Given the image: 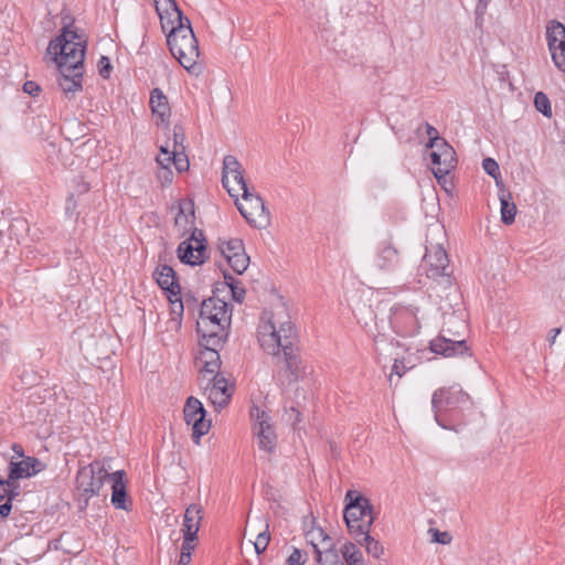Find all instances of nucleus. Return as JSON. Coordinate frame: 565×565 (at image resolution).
<instances>
[{
  "instance_id": "14",
  "label": "nucleus",
  "mask_w": 565,
  "mask_h": 565,
  "mask_svg": "<svg viewBox=\"0 0 565 565\" xmlns=\"http://www.w3.org/2000/svg\"><path fill=\"white\" fill-rule=\"evenodd\" d=\"M423 266L426 267L428 278H438L448 276L449 258L441 245L426 246V253L423 257Z\"/></svg>"
},
{
  "instance_id": "30",
  "label": "nucleus",
  "mask_w": 565,
  "mask_h": 565,
  "mask_svg": "<svg viewBox=\"0 0 565 565\" xmlns=\"http://www.w3.org/2000/svg\"><path fill=\"white\" fill-rule=\"evenodd\" d=\"M200 345L202 347L199 358L201 361L221 362L217 348L223 344H209L206 339H201Z\"/></svg>"
},
{
  "instance_id": "17",
  "label": "nucleus",
  "mask_w": 565,
  "mask_h": 565,
  "mask_svg": "<svg viewBox=\"0 0 565 565\" xmlns=\"http://www.w3.org/2000/svg\"><path fill=\"white\" fill-rule=\"evenodd\" d=\"M374 264L382 271H393L398 266L399 252L391 237L377 244Z\"/></svg>"
},
{
  "instance_id": "33",
  "label": "nucleus",
  "mask_w": 565,
  "mask_h": 565,
  "mask_svg": "<svg viewBox=\"0 0 565 565\" xmlns=\"http://www.w3.org/2000/svg\"><path fill=\"white\" fill-rule=\"evenodd\" d=\"M534 106L537 111H540L542 115H544L547 118L552 117V107L551 102L546 94L543 92H537L534 95Z\"/></svg>"
},
{
  "instance_id": "1",
  "label": "nucleus",
  "mask_w": 565,
  "mask_h": 565,
  "mask_svg": "<svg viewBox=\"0 0 565 565\" xmlns=\"http://www.w3.org/2000/svg\"><path fill=\"white\" fill-rule=\"evenodd\" d=\"M270 332L262 333L259 342L265 352L271 354L278 361H284L286 371L281 384L290 385L299 381L306 374L299 353V337L295 324L290 321L281 322L279 329L269 322Z\"/></svg>"
},
{
  "instance_id": "44",
  "label": "nucleus",
  "mask_w": 565,
  "mask_h": 565,
  "mask_svg": "<svg viewBox=\"0 0 565 565\" xmlns=\"http://www.w3.org/2000/svg\"><path fill=\"white\" fill-rule=\"evenodd\" d=\"M185 140V135L183 131L182 126L174 125L173 127V142H174V149H182L183 142Z\"/></svg>"
},
{
  "instance_id": "25",
  "label": "nucleus",
  "mask_w": 565,
  "mask_h": 565,
  "mask_svg": "<svg viewBox=\"0 0 565 565\" xmlns=\"http://www.w3.org/2000/svg\"><path fill=\"white\" fill-rule=\"evenodd\" d=\"M242 169L238 160L232 156L227 154L223 159V172H222V184L226 189L230 196H237V189L231 185L230 174L238 173Z\"/></svg>"
},
{
  "instance_id": "38",
  "label": "nucleus",
  "mask_w": 565,
  "mask_h": 565,
  "mask_svg": "<svg viewBox=\"0 0 565 565\" xmlns=\"http://www.w3.org/2000/svg\"><path fill=\"white\" fill-rule=\"evenodd\" d=\"M269 541L270 534L268 531H264L257 535L256 541L254 542V547L258 555L263 554L267 550Z\"/></svg>"
},
{
  "instance_id": "58",
  "label": "nucleus",
  "mask_w": 565,
  "mask_h": 565,
  "mask_svg": "<svg viewBox=\"0 0 565 565\" xmlns=\"http://www.w3.org/2000/svg\"><path fill=\"white\" fill-rule=\"evenodd\" d=\"M430 161H431L433 166H435V167L443 166V159L440 158V154H438V152L436 150H431Z\"/></svg>"
},
{
  "instance_id": "21",
  "label": "nucleus",
  "mask_w": 565,
  "mask_h": 565,
  "mask_svg": "<svg viewBox=\"0 0 565 565\" xmlns=\"http://www.w3.org/2000/svg\"><path fill=\"white\" fill-rule=\"evenodd\" d=\"M153 279L159 287L171 296L180 295V286L174 269L169 265H159L154 269Z\"/></svg>"
},
{
  "instance_id": "23",
  "label": "nucleus",
  "mask_w": 565,
  "mask_h": 565,
  "mask_svg": "<svg viewBox=\"0 0 565 565\" xmlns=\"http://www.w3.org/2000/svg\"><path fill=\"white\" fill-rule=\"evenodd\" d=\"M202 520V508L200 504H190L184 512V519L182 524L183 535L198 536L200 523Z\"/></svg>"
},
{
  "instance_id": "11",
  "label": "nucleus",
  "mask_w": 565,
  "mask_h": 565,
  "mask_svg": "<svg viewBox=\"0 0 565 565\" xmlns=\"http://www.w3.org/2000/svg\"><path fill=\"white\" fill-rule=\"evenodd\" d=\"M184 420L192 425V438L198 444L202 436L206 435L211 427V422L206 420V411L203 404L195 397H188L183 408Z\"/></svg>"
},
{
  "instance_id": "45",
  "label": "nucleus",
  "mask_w": 565,
  "mask_h": 565,
  "mask_svg": "<svg viewBox=\"0 0 565 565\" xmlns=\"http://www.w3.org/2000/svg\"><path fill=\"white\" fill-rule=\"evenodd\" d=\"M405 371L406 366L404 365V361L395 359L394 364L392 366V372L388 377L390 382L393 383V375H396L398 379H401Z\"/></svg>"
},
{
  "instance_id": "55",
  "label": "nucleus",
  "mask_w": 565,
  "mask_h": 565,
  "mask_svg": "<svg viewBox=\"0 0 565 565\" xmlns=\"http://www.w3.org/2000/svg\"><path fill=\"white\" fill-rule=\"evenodd\" d=\"M491 0H478L477 7H476V15L482 17L488 8V4Z\"/></svg>"
},
{
  "instance_id": "35",
  "label": "nucleus",
  "mask_w": 565,
  "mask_h": 565,
  "mask_svg": "<svg viewBox=\"0 0 565 565\" xmlns=\"http://www.w3.org/2000/svg\"><path fill=\"white\" fill-rule=\"evenodd\" d=\"M482 168L489 175H491L495 180L497 185L501 188V184L503 183L498 162L492 158H486L482 161Z\"/></svg>"
},
{
  "instance_id": "54",
  "label": "nucleus",
  "mask_w": 565,
  "mask_h": 565,
  "mask_svg": "<svg viewBox=\"0 0 565 565\" xmlns=\"http://www.w3.org/2000/svg\"><path fill=\"white\" fill-rule=\"evenodd\" d=\"M286 412L288 414V419L291 422L294 426L300 422V412L296 407L291 406Z\"/></svg>"
},
{
  "instance_id": "48",
  "label": "nucleus",
  "mask_w": 565,
  "mask_h": 565,
  "mask_svg": "<svg viewBox=\"0 0 565 565\" xmlns=\"http://www.w3.org/2000/svg\"><path fill=\"white\" fill-rule=\"evenodd\" d=\"M232 299L238 303L243 302L246 290L243 287H238V284H233L231 287Z\"/></svg>"
},
{
  "instance_id": "19",
  "label": "nucleus",
  "mask_w": 565,
  "mask_h": 565,
  "mask_svg": "<svg viewBox=\"0 0 565 565\" xmlns=\"http://www.w3.org/2000/svg\"><path fill=\"white\" fill-rule=\"evenodd\" d=\"M44 468L45 463L39 458L26 456L20 461H10L8 476H10L11 481L26 479L35 476L44 470Z\"/></svg>"
},
{
  "instance_id": "4",
  "label": "nucleus",
  "mask_w": 565,
  "mask_h": 565,
  "mask_svg": "<svg viewBox=\"0 0 565 565\" xmlns=\"http://www.w3.org/2000/svg\"><path fill=\"white\" fill-rule=\"evenodd\" d=\"M231 305L217 297L204 299L201 303L196 332L209 344H223L231 324Z\"/></svg>"
},
{
  "instance_id": "43",
  "label": "nucleus",
  "mask_w": 565,
  "mask_h": 565,
  "mask_svg": "<svg viewBox=\"0 0 565 565\" xmlns=\"http://www.w3.org/2000/svg\"><path fill=\"white\" fill-rule=\"evenodd\" d=\"M429 532L433 535V542L439 544H449L451 542V535L448 532H440L437 529H430Z\"/></svg>"
},
{
  "instance_id": "12",
  "label": "nucleus",
  "mask_w": 565,
  "mask_h": 565,
  "mask_svg": "<svg viewBox=\"0 0 565 565\" xmlns=\"http://www.w3.org/2000/svg\"><path fill=\"white\" fill-rule=\"evenodd\" d=\"M546 41L555 66L565 72V26L553 20L546 25Z\"/></svg>"
},
{
  "instance_id": "7",
  "label": "nucleus",
  "mask_w": 565,
  "mask_h": 565,
  "mask_svg": "<svg viewBox=\"0 0 565 565\" xmlns=\"http://www.w3.org/2000/svg\"><path fill=\"white\" fill-rule=\"evenodd\" d=\"M109 477L108 471L99 461L82 467L76 475V489L78 492V507L85 510L89 499L99 495L104 481Z\"/></svg>"
},
{
  "instance_id": "51",
  "label": "nucleus",
  "mask_w": 565,
  "mask_h": 565,
  "mask_svg": "<svg viewBox=\"0 0 565 565\" xmlns=\"http://www.w3.org/2000/svg\"><path fill=\"white\" fill-rule=\"evenodd\" d=\"M327 557L331 556V559L326 565H344V563L340 559L335 547L331 544L329 547H326Z\"/></svg>"
},
{
  "instance_id": "10",
  "label": "nucleus",
  "mask_w": 565,
  "mask_h": 565,
  "mask_svg": "<svg viewBox=\"0 0 565 565\" xmlns=\"http://www.w3.org/2000/svg\"><path fill=\"white\" fill-rule=\"evenodd\" d=\"M178 257L181 263L198 266L209 259L207 241L203 231L194 228L191 236L178 246Z\"/></svg>"
},
{
  "instance_id": "59",
  "label": "nucleus",
  "mask_w": 565,
  "mask_h": 565,
  "mask_svg": "<svg viewBox=\"0 0 565 565\" xmlns=\"http://www.w3.org/2000/svg\"><path fill=\"white\" fill-rule=\"evenodd\" d=\"M425 127H426V134L428 135V138H441L439 136L438 130L434 126H431L430 124L426 122Z\"/></svg>"
},
{
  "instance_id": "56",
  "label": "nucleus",
  "mask_w": 565,
  "mask_h": 565,
  "mask_svg": "<svg viewBox=\"0 0 565 565\" xmlns=\"http://www.w3.org/2000/svg\"><path fill=\"white\" fill-rule=\"evenodd\" d=\"M445 140L444 138H428V142L426 143V148L437 150L438 146Z\"/></svg>"
},
{
  "instance_id": "60",
  "label": "nucleus",
  "mask_w": 565,
  "mask_h": 565,
  "mask_svg": "<svg viewBox=\"0 0 565 565\" xmlns=\"http://www.w3.org/2000/svg\"><path fill=\"white\" fill-rule=\"evenodd\" d=\"M223 277H224V284L227 286V287H231L233 284H238L239 281L236 280L230 273L227 271H223Z\"/></svg>"
},
{
  "instance_id": "27",
  "label": "nucleus",
  "mask_w": 565,
  "mask_h": 565,
  "mask_svg": "<svg viewBox=\"0 0 565 565\" xmlns=\"http://www.w3.org/2000/svg\"><path fill=\"white\" fill-rule=\"evenodd\" d=\"M169 300L171 302V318L169 320V324L171 329L179 330L182 324V317L184 311V305L182 301L181 294L178 296L169 295Z\"/></svg>"
},
{
  "instance_id": "64",
  "label": "nucleus",
  "mask_w": 565,
  "mask_h": 565,
  "mask_svg": "<svg viewBox=\"0 0 565 565\" xmlns=\"http://www.w3.org/2000/svg\"><path fill=\"white\" fill-rule=\"evenodd\" d=\"M161 160L163 161L164 166H167L169 168V166L172 163V159H171V154H167L164 156V158Z\"/></svg>"
},
{
  "instance_id": "22",
  "label": "nucleus",
  "mask_w": 565,
  "mask_h": 565,
  "mask_svg": "<svg viewBox=\"0 0 565 565\" xmlns=\"http://www.w3.org/2000/svg\"><path fill=\"white\" fill-rule=\"evenodd\" d=\"M149 105L153 116L157 118L156 124L168 125L171 116V108L168 102V97L160 88L157 87L150 92Z\"/></svg>"
},
{
  "instance_id": "28",
  "label": "nucleus",
  "mask_w": 565,
  "mask_h": 565,
  "mask_svg": "<svg viewBox=\"0 0 565 565\" xmlns=\"http://www.w3.org/2000/svg\"><path fill=\"white\" fill-rule=\"evenodd\" d=\"M218 249L224 258L228 260V256H235L244 250V244L239 238H232L230 241L220 242Z\"/></svg>"
},
{
  "instance_id": "29",
  "label": "nucleus",
  "mask_w": 565,
  "mask_h": 565,
  "mask_svg": "<svg viewBox=\"0 0 565 565\" xmlns=\"http://www.w3.org/2000/svg\"><path fill=\"white\" fill-rule=\"evenodd\" d=\"M440 158L443 159V166L448 168H456L457 158L454 148L447 142V140H443L438 149L436 150Z\"/></svg>"
},
{
  "instance_id": "36",
  "label": "nucleus",
  "mask_w": 565,
  "mask_h": 565,
  "mask_svg": "<svg viewBox=\"0 0 565 565\" xmlns=\"http://www.w3.org/2000/svg\"><path fill=\"white\" fill-rule=\"evenodd\" d=\"M306 539L310 544V539H315V542L327 543L329 547L331 544L334 546L332 539L328 535V533L322 527H317L308 531L306 533Z\"/></svg>"
},
{
  "instance_id": "46",
  "label": "nucleus",
  "mask_w": 565,
  "mask_h": 565,
  "mask_svg": "<svg viewBox=\"0 0 565 565\" xmlns=\"http://www.w3.org/2000/svg\"><path fill=\"white\" fill-rule=\"evenodd\" d=\"M232 177H233V183L231 182V185L235 186L237 189V192L239 190H242L243 193H245V189H249L244 177H243L242 169L238 171V173H233Z\"/></svg>"
},
{
  "instance_id": "3",
  "label": "nucleus",
  "mask_w": 565,
  "mask_h": 565,
  "mask_svg": "<svg viewBox=\"0 0 565 565\" xmlns=\"http://www.w3.org/2000/svg\"><path fill=\"white\" fill-rule=\"evenodd\" d=\"M472 405L470 396L460 385L436 390L431 396V409L436 423L444 429L459 433L467 424L462 412Z\"/></svg>"
},
{
  "instance_id": "49",
  "label": "nucleus",
  "mask_w": 565,
  "mask_h": 565,
  "mask_svg": "<svg viewBox=\"0 0 565 565\" xmlns=\"http://www.w3.org/2000/svg\"><path fill=\"white\" fill-rule=\"evenodd\" d=\"M23 92L29 94L30 96H38L41 93L40 85L34 81H26L23 84Z\"/></svg>"
},
{
  "instance_id": "53",
  "label": "nucleus",
  "mask_w": 565,
  "mask_h": 565,
  "mask_svg": "<svg viewBox=\"0 0 565 565\" xmlns=\"http://www.w3.org/2000/svg\"><path fill=\"white\" fill-rule=\"evenodd\" d=\"M452 169L454 168H448V167L441 166V167H437L436 169H434L433 172H434V175L436 177V179L438 180V182L440 183L441 180H446L447 174Z\"/></svg>"
},
{
  "instance_id": "50",
  "label": "nucleus",
  "mask_w": 565,
  "mask_h": 565,
  "mask_svg": "<svg viewBox=\"0 0 565 565\" xmlns=\"http://www.w3.org/2000/svg\"><path fill=\"white\" fill-rule=\"evenodd\" d=\"M157 162L158 164L162 168V171L159 173V178L160 179H163L164 182H168V183H171L172 182V171L170 170V168H168L167 166H164L163 161L161 160L160 157H157Z\"/></svg>"
},
{
  "instance_id": "40",
  "label": "nucleus",
  "mask_w": 565,
  "mask_h": 565,
  "mask_svg": "<svg viewBox=\"0 0 565 565\" xmlns=\"http://www.w3.org/2000/svg\"><path fill=\"white\" fill-rule=\"evenodd\" d=\"M310 545L313 548L315 561L317 562V565H326L330 562L331 556L327 557L326 551L323 552L319 547V543L315 542V539H310Z\"/></svg>"
},
{
  "instance_id": "15",
  "label": "nucleus",
  "mask_w": 565,
  "mask_h": 565,
  "mask_svg": "<svg viewBox=\"0 0 565 565\" xmlns=\"http://www.w3.org/2000/svg\"><path fill=\"white\" fill-rule=\"evenodd\" d=\"M205 394L215 408H224L232 397V390L227 379L215 374L213 377H209Z\"/></svg>"
},
{
  "instance_id": "16",
  "label": "nucleus",
  "mask_w": 565,
  "mask_h": 565,
  "mask_svg": "<svg viewBox=\"0 0 565 565\" xmlns=\"http://www.w3.org/2000/svg\"><path fill=\"white\" fill-rule=\"evenodd\" d=\"M252 416L257 418V440L258 448L268 454L274 452L276 448V434L269 423V417L265 412H260L258 407H253L250 411Z\"/></svg>"
},
{
  "instance_id": "24",
  "label": "nucleus",
  "mask_w": 565,
  "mask_h": 565,
  "mask_svg": "<svg viewBox=\"0 0 565 565\" xmlns=\"http://www.w3.org/2000/svg\"><path fill=\"white\" fill-rule=\"evenodd\" d=\"M499 200L501 204V222L510 225L514 222L516 215V205L513 202L512 194L501 184L499 189Z\"/></svg>"
},
{
  "instance_id": "57",
  "label": "nucleus",
  "mask_w": 565,
  "mask_h": 565,
  "mask_svg": "<svg viewBox=\"0 0 565 565\" xmlns=\"http://www.w3.org/2000/svg\"><path fill=\"white\" fill-rule=\"evenodd\" d=\"M561 331H562L561 328H553L550 330V332L547 334V341H548L550 345H553L555 343V339L561 333Z\"/></svg>"
},
{
  "instance_id": "32",
  "label": "nucleus",
  "mask_w": 565,
  "mask_h": 565,
  "mask_svg": "<svg viewBox=\"0 0 565 565\" xmlns=\"http://www.w3.org/2000/svg\"><path fill=\"white\" fill-rule=\"evenodd\" d=\"M248 263H249V257L247 256L245 250L236 254L235 256H228V260H227V264L231 266V268L236 274H239V275L243 274L247 269Z\"/></svg>"
},
{
  "instance_id": "61",
  "label": "nucleus",
  "mask_w": 565,
  "mask_h": 565,
  "mask_svg": "<svg viewBox=\"0 0 565 565\" xmlns=\"http://www.w3.org/2000/svg\"><path fill=\"white\" fill-rule=\"evenodd\" d=\"M12 450L14 451V454L19 457H25L24 456V450H23V447L20 445V444H13L12 446Z\"/></svg>"
},
{
  "instance_id": "41",
  "label": "nucleus",
  "mask_w": 565,
  "mask_h": 565,
  "mask_svg": "<svg viewBox=\"0 0 565 565\" xmlns=\"http://www.w3.org/2000/svg\"><path fill=\"white\" fill-rule=\"evenodd\" d=\"M307 561V553L294 547L292 553L286 559L287 565H305Z\"/></svg>"
},
{
  "instance_id": "47",
  "label": "nucleus",
  "mask_w": 565,
  "mask_h": 565,
  "mask_svg": "<svg viewBox=\"0 0 565 565\" xmlns=\"http://www.w3.org/2000/svg\"><path fill=\"white\" fill-rule=\"evenodd\" d=\"M111 68L113 67H111L109 58L106 56H102L98 62V72H99L100 76L104 78H108L110 75Z\"/></svg>"
},
{
  "instance_id": "63",
  "label": "nucleus",
  "mask_w": 565,
  "mask_h": 565,
  "mask_svg": "<svg viewBox=\"0 0 565 565\" xmlns=\"http://www.w3.org/2000/svg\"><path fill=\"white\" fill-rule=\"evenodd\" d=\"M190 562H191V556L183 555L180 553V558H179L178 565H189Z\"/></svg>"
},
{
  "instance_id": "37",
  "label": "nucleus",
  "mask_w": 565,
  "mask_h": 565,
  "mask_svg": "<svg viewBox=\"0 0 565 565\" xmlns=\"http://www.w3.org/2000/svg\"><path fill=\"white\" fill-rule=\"evenodd\" d=\"M2 482H4L8 499L14 501L21 494L19 480L11 481L10 476H8L7 479H2Z\"/></svg>"
},
{
  "instance_id": "6",
  "label": "nucleus",
  "mask_w": 565,
  "mask_h": 565,
  "mask_svg": "<svg viewBox=\"0 0 565 565\" xmlns=\"http://www.w3.org/2000/svg\"><path fill=\"white\" fill-rule=\"evenodd\" d=\"M343 519L352 536L370 532L375 520L370 499L355 490H349L345 493Z\"/></svg>"
},
{
  "instance_id": "62",
  "label": "nucleus",
  "mask_w": 565,
  "mask_h": 565,
  "mask_svg": "<svg viewBox=\"0 0 565 565\" xmlns=\"http://www.w3.org/2000/svg\"><path fill=\"white\" fill-rule=\"evenodd\" d=\"M8 500V493L4 487V482H2V479H0V502Z\"/></svg>"
},
{
  "instance_id": "2",
  "label": "nucleus",
  "mask_w": 565,
  "mask_h": 565,
  "mask_svg": "<svg viewBox=\"0 0 565 565\" xmlns=\"http://www.w3.org/2000/svg\"><path fill=\"white\" fill-rule=\"evenodd\" d=\"M167 2L172 11L171 15H174V20L164 23L163 17L160 14L163 31H166L167 24H171L167 34V44L172 56L185 70L191 71L200 56L199 41L194 35L189 18L183 14L178 2L175 0H167Z\"/></svg>"
},
{
  "instance_id": "9",
  "label": "nucleus",
  "mask_w": 565,
  "mask_h": 565,
  "mask_svg": "<svg viewBox=\"0 0 565 565\" xmlns=\"http://www.w3.org/2000/svg\"><path fill=\"white\" fill-rule=\"evenodd\" d=\"M233 198L241 215L250 226L266 228L270 224V213L258 193L245 189V193L242 194L243 203L239 202L238 195Z\"/></svg>"
},
{
  "instance_id": "26",
  "label": "nucleus",
  "mask_w": 565,
  "mask_h": 565,
  "mask_svg": "<svg viewBox=\"0 0 565 565\" xmlns=\"http://www.w3.org/2000/svg\"><path fill=\"white\" fill-rule=\"evenodd\" d=\"M360 545L364 546L367 554L374 558H380L384 553L382 544L370 535V532H363V534H355L352 536Z\"/></svg>"
},
{
  "instance_id": "34",
  "label": "nucleus",
  "mask_w": 565,
  "mask_h": 565,
  "mask_svg": "<svg viewBox=\"0 0 565 565\" xmlns=\"http://www.w3.org/2000/svg\"><path fill=\"white\" fill-rule=\"evenodd\" d=\"M184 151H185V147H182V149H174L171 152L172 163L174 164L175 169L180 173L188 171L189 166H190L189 159Z\"/></svg>"
},
{
  "instance_id": "52",
  "label": "nucleus",
  "mask_w": 565,
  "mask_h": 565,
  "mask_svg": "<svg viewBox=\"0 0 565 565\" xmlns=\"http://www.w3.org/2000/svg\"><path fill=\"white\" fill-rule=\"evenodd\" d=\"M12 500L8 499L2 504H0V520L7 519L13 508Z\"/></svg>"
},
{
  "instance_id": "20",
  "label": "nucleus",
  "mask_w": 565,
  "mask_h": 565,
  "mask_svg": "<svg viewBox=\"0 0 565 565\" xmlns=\"http://www.w3.org/2000/svg\"><path fill=\"white\" fill-rule=\"evenodd\" d=\"M107 480L111 482V504L116 509L128 510L127 505V484L126 473L124 470H117L109 473Z\"/></svg>"
},
{
  "instance_id": "5",
  "label": "nucleus",
  "mask_w": 565,
  "mask_h": 565,
  "mask_svg": "<svg viewBox=\"0 0 565 565\" xmlns=\"http://www.w3.org/2000/svg\"><path fill=\"white\" fill-rule=\"evenodd\" d=\"M86 40L68 25L61 29L60 34L50 41L46 49V56L60 66L61 63L68 65H84Z\"/></svg>"
},
{
  "instance_id": "13",
  "label": "nucleus",
  "mask_w": 565,
  "mask_h": 565,
  "mask_svg": "<svg viewBox=\"0 0 565 565\" xmlns=\"http://www.w3.org/2000/svg\"><path fill=\"white\" fill-rule=\"evenodd\" d=\"M84 65H66L61 63L57 66L56 82L65 97L71 99L77 92L83 89Z\"/></svg>"
},
{
  "instance_id": "8",
  "label": "nucleus",
  "mask_w": 565,
  "mask_h": 565,
  "mask_svg": "<svg viewBox=\"0 0 565 565\" xmlns=\"http://www.w3.org/2000/svg\"><path fill=\"white\" fill-rule=\"evenodd\" d=\"M450 326L466 328L465 321L451 316L441 329L440 334L430 341L429 349L431 352L445 358L460 356L463 354L471 355L470 349L465 339L460 338L458 331L454 332Z\"/></svg>"
},
{
  "instance_id": "18",
  "label": "nucleus",
  "mask_w": 565,
  "mask_h": 565,
  "mask_svg": "<svg viewBox=\"0 0 565 565\" xmlns=\"http://www.w3.org/2000/svg\"><path fill=\"white\" fill-rule=\"evenodd\" d=\"M391 323L396 333L403 337H413L418 333L420 328L416 311L413 308L396 310Z\"/></svg>"
},
{
  "instance_id": "42",
  "label": "nucleus",
  "mask_w": 565,
  "mask_h": 565,
  "mask_svg": "<svg viewBox=\"0 0 565 565\" xmlns=\"http://www.w3.org/2000/svg\"><path fill=\"white\" fill-rule=\"evenodd\" d=\"M196 540H198V536L183 535V542L181 545V554L191 556L192 551L195 547Z\"/></svg>"
},
{
  "instance_id": "31",
  "label": "nucleus",
  "mask_w": 565,
  "mask_h": 565,
  "mask_svg": "<svg viewBox=\"0 0 565 565\" xmlns=\"http://www.w3.org/2000/svg\"><path fill=\"white\" fill-rule=\"evenodd\" d=\"M341 552L348 565H362V553L356 548L355 544L347 542L342 546Z\"/></svg>"
},
{
  "instance_id": "39",
  "label": "nucleus",
  "mask_w": 565,
  "mask_h": 565,
  "mask_svg": "<svg viewBox=\"0 0 565 565\" xmlns=\"http://www.w3.org/2000/svg\"><path fill=\"white\" fill-rule=\"evenodd\" d=\"M202 363H203V367L201 369V374H202L203 379L207 380L209 379L207 375H210V377H213L214 374L221 375L218 373V371H220L222 362L202 361Z\"/></svg>"
}]
</instances>
